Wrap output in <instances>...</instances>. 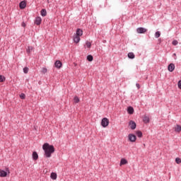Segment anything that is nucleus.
Listing matches in <instances>:
<instances>
[{"instance_id":"obj_11","label":"nucleus","mask_w":181,"mask_h":181,"mask_svg":"<svg viewBox=\"0 0 181 181\" xmlns=\"http://www.w3.org/2000/svg\"><path fill=\"white\" fill-rule=\"evenodd\" d=\"M127 112L130 115H132V114H134V107L132 106H129L127 107Z\"/></svg>"},{"instance_id":"obj_3","label":"nucleus","mask_w":181,"mask_h":181,"mask_svg":"<svg viewBox=\"0 0 181 181\" xmlns=\"http://www.w3.org/2000/svg\"><path fill=\"white\" fill-rule=\"evenodd\" d=\"M128 139H129V142H136V136H135V134H129L128 135Z\"/></svg>"},{"instance_id":"obj_10","label":"nucleus","mask_w":181,"mask_h":181,"mask_svg":"<svg viewBox=\"0 0 181 181\" xmlns=\"http://www.w3.org/2000/svg\"><path fill=\"white\" fill-rule=\"evenodd\" d=\"M168 71H170V73H172V71L175 70V64L173 63L170 64L168 66Z\"/></svg>"},{"instance_id":"obj_17","label":"nucleus","mask_w":181,"mask_h":181,"mask_svg":"<svg viewBox=\"0 0 181 181\" xmlns=\"http://www.w3.org/2000/svg\"><path fill=\"white\" fill-rule=\"evenodd\" d=\"M40 15L41 16H43V17L46 16L47 15V11H46V9L42 8L40 11Z\"/></svg>"},{"instance_id":"obj_29","label":"nucleus","mask_w":181,"mask_h":181,"mask_svg":"<svg viewBox=\"0 0 181 181\" xmlns=\"http://www.w3.org/2000/svg\"><path fill=\"white\" fill-rule=\"evenodd\" d=\"M175 163H177V165L181 163V159L180 158H175Z\"/></svg>"},{"instance_id":"obj_26","label":"nucleus","mask_w":181,"mask_h":181,"mask_svg":"<svg viewBox=\"0 0 181 181\" xmlns=\"http://www.w3.org/2000/svg\"><path fill=\"white\" fill-rule=\"evenodd\" d=\"M33 47H28L26 52L27 53L29 54V53H30V52H32Z\"/></svg>"},{"instance_id":"obj_8","label":"nucleus","mask_w":181,"mask_h":181,"mask_svg":"<svg viewBox=\"0 0 181 181\" xmlns=\"http://www.w3.org/2000/svg\"><path fill=\"white\" fill-rule=\"evenodd\" d=\"M42 23V18L36 17L35 20V24L39 26Z\"/></svg>"},{"instance_id":"obj_1","label":"nucleus","mask_w":181,"mask_h":181,"mask_svg":"<svg viewBox=\"0 0 181 181\" xmlns=\"http://www.w3.org/2000/svg\"><path fill=\"white\" fill-rule=\"evenodd\" d=\"M42 149L45 151L44 156L45 158H52V153L54 152V146L53 145L45 143L42 145Z\"/></svg>"},{"instance_id":"obj_34","label":"nucleus","mask_w":181,"mask_h":181,"mask_svg":"<svg viewBox=\"0 0 181 181\" xmlns=\"http://www.w3.org/2000/svg\"><path fill=\"white\" fill-rule=\"evenodd\" d=\"M136 87L139 90V88H141V85H139V83H136Z\"/></svg>"},{"instance_id":"obj_32","label":"nucleus","mask_w":181,"mask_h":181,"mask_svg":"<svg viewBox=\"0 0 181 181\" xmlns=\"http://www.w3.org/2000/svg\"><path fill=\"white\" fill-rule=\"evenodd\" d=\"M42 73H43V74H46V73H47V69L42 68Z\"/></svg>"},{"instance_id":"obj_21","label":"nucleus","mask_w":181,"mask_h":181,"mask_svg":"<svg viewBox=\"0 0 181 181\" xmlns=\"http://www.w3.org/2000/svg\"><path fill=\"white\" fill-rule=\"evenodd\" d=\"M181 131V126L177 124V127L175 128V132H180Z\"/></svg>"},{"instance_id":"obj_19","label":"nucleus","mask_w":181,"mask_h":181,"mask_svg":"<svg viewBox=\"0 0 181 181\" xmlns=\"http://www.w3.org/2000/svg\"><path fill=\"white\" fill-rule=\"evenodd\" d=\"M127 56L129 59H135V54L134 52H129Z\"/></svg>"},{"instance_id":"obj_27","label":"nucleus","mask_w":181,"mask_h":181,"mask_svg":"<svg viewBox=\"0 0 181 181\" xmlns=\"http://www.w3.org/2000/svg\"><path fill=\"white\" fill-rule=\"evenodd\" d=\"M20 98H21V100H25V99L26 98V95H25V93H21V94L20 95Z\"/></svg>"},{"instance_id":"obj_13","label":"nucleus","mask_w":181,"mask_h":181,"mask_svg":"<svg viewBox=\"0 0 181 181\" xmlns=\"http://www.w3.org/2000/svg\"><path fill=\"white\" fill-rule=\"evenodd\" d=\"M76 36H78L79 37H80V36H83V30H81L80 28H77Z\"/></svg>"},{"instance_id":"obj_28","label":"nucleus","mask_w":181,"mask_h":181,"mask_svg":"<svg viewBox=\"0 0 181 181\" xmlns=\"http://www.w3.org/2000/svg\"><path fill=\"white\" fill-rule=\"evenodd\" d=\"M5 81V77L2 75H0V83H4Z\"/></svg>"},{"instance_id":"obj_22","label":"nucleus","mask_w":181,"mask_h":181,"mask_svg":"<svg viewBox=\"0 0 181 181\" xmlns=\"http://www.w3.org/2000/svg\"><path fill=\"white\" fill-rule=\"evenodd\" d=\"M74 101L76 104L80 103V98H78V97L77 96H75L74 98Z\"/></svg>"},{"instance_id":"obj_18","label":"nucleus","mask_w":181,"mask_h":181,"mask_svg":"<svg viewBox=\"0 0 181 181\" xmlns=\"http://www.w3.org/2000/svg\"><path fill=\"white\" fill-rule=\"evenodd\" d=\"M73 40L75 43H78L80 42V37L75 35L74 36Z\"/></svg>"},{"instance_id":"obj_33","label":"nucleus","mask_w":181,"mask_h":181,"mask_svg":"<svg viewBox=\"0 0 181 181\" xmlns=\"http://www.w3.org/2000/svg\"><path fill=\"white\" fill-rule=\"evenodd\" d=\"M178 88H180V90H181V81H178Z\"/></svg>"},{"instance_id":"obj_2","label":"nucleus","mask_w":181,"mask_h":181,"mask_svg":"<svg viewBox=\"0 0 181 181\" xmlns=\"http://www.w3.org/2000/svg\"><path fill=\"white\" fill-rule=\"evenodd\" d=\"M109 124H110V120L108 119V118L105 117L102 119L101 125L103 128H107V126L109 125Z\"/></svg>"},{"instance_id":"obj_31","label":"nucleus","mask_w":181,"mask_h":181,"mask_svg":"<svg viewBox=\"0 0 181 181\" xmlns=\"http://www.w3.org/2000/svg\"><path fill=\"white\" fill-rule=\"evenodd\" d=\"M86 47H87L88 49H90V47H91V42H88V41H87V42H86Z\"/></svg>"},{"instance_id":"obj_16","label":"nucleus","mask_w":181,"mask_h":181,"mask_svg":"<svg viewBox=\"0 0 181 181\" xmlns=\"http://www.w3.org/2000/svg\"><path fill=\"white\" fill-rule=\"evenodd\" d=\"M50 177L52 179V180H56L57 179V174L56 173H52Z\"/></svg>"},{"instance_id":"obj_7","label":"nucleus","mask_w":181,"mask_h":181,"mask_svg":"<svg viewBox=\"0 0 181 181\" xmlns=\"http://www.w3.org/2000/svg\"><path fill=\"white\" fill-rule=\"evenodd\" d=\"M20 9H25L26 8V1H22L19 4Z\"/></svg>"},{"instance_id":"obj_25","label":"nucleus","mask_w":181,"mask_h":181,"mask_svg":"<svg viewBox=\"0 0 181 181\" xmlns=\"http://www.w3.org/2000/svg\"><path fill=\"white\" fill-rule=\"evenodd\" d=\"M29 72V68H28L27 66L23 68V73L25 74H28V73Z\"/></svg>"},{"instance_id":"obj_30","label":"nucleus","mask_w":181,"mask_h":181,"mask_svg":"<svg viewBox=\"0 0 181 181\" xmlns=\"http://www.w3.org/2000/svg\"><path fill=\"white\" fill-rule=\"evenodd\" d=\"M179 43V42H177V40H174L172 42V45H173V46H177V44Z\"/></svg>"},{"instance_id":"obj_9","label":"nucleus","mask_w":181,"mask_h":181,"mask_svg":"<svg viewBox=\"0 0 181 181\" xmlns=\"http://www.w3.org/2000/svg\"><path fill=\"white\" fill-rule=\"evenodd\" d=\"M8 173L4 170H0V177H6Z\"/></svg>"},{"instance_id":"obj_35","label":"nucleus","mask_w":181,"mask_h":181,"mask_svg":"<svg viewBox=\"0 0 181 181\" xmlns=\"http://www.w3.org/2000/svg\"><path fill=\"white\" fill-rule=\"evenodd\" d=\"M21 26H23V28H25L26 27V23H25V22H23L21 24Z\"/></svg>"},{"instance_id":"obj_24","label":"nucleus","mask_w":181,"mask_h":181,"mask_svg":"<svg viewBox=\"0 0 181 181\" xmlns=\"http://www.w3.org/2000/svg\"><path fill=\"white\" fill-rule=\"evenodd\" d=\"M136 135H137V136H138V138H142V132H141V131H137L136 132Z\"/></svg>"},{"instance_id":"obj_23","label":"nucleus","mask_w":181,"mask_h":181,"mask_svg":"<svg viewBox=\"0 0 181 181\" xmlns=\"http://www.w3.org/2000/svg\"><path fill=\"white\" fill-rule=\"evenodd\" d=\"M155 37H156V39L160 37V32H159V31L156 32V33H155Z\"/></svg>"},{"instance_id":"obj_15","label":"nucleus","mask_w":181,"mask_h":181,"mask_svg":"<svg viewBox=\"0 0 181 181\" xmlns=\"http://www.w3.org/2000/svg\"><path fill=\"white\" fill-rule=\"evenodd\" d=\"M128 163V160L125 158H122L120 160L119 166H122V165H127Z\"/></svg>"},{"instance_id":"obj_36","label":"nucleus","mask_w":181,"mask_h":181,"mask_svg":"<svg viewBox=\"0 0 181 181\" xmlns=\"http://www.w3.org/2000/svg\"><path fill=\"white\" fill-rule=\"evenodd\" d=\"M173 55H174V56H176V54H175V53H174V54H173Z\"/></svg>"},{"instance_id":"obj_12","label":"nucleus","mask_w":181,"mask_h":181,"mask_svg":"<svg viewBox=\"0 0 181 181\" xmlns=\"http://www.w3.org/2000/svg\"><path fill=\"white\" fill-rule=\"evenodd\" d=\"M33 160H37V159H39V155L37 154V152L34 151L33 153Z\"/></svg>"},{"instance_id":"obj_20","label":"nucleus","mask_w":181,"mask_h":181,"mask_svg":"<svg viewBox=\"0 0 181 181\" xmlns=\"http://www.w3.org/2000/svg\"><path fill=\"white\" fill-rule=\"evenodd\" d=\"M86 59L88 62H93L94 60V57L91 54L88 55Z\"/></svg>"},{"instance_id":"obj_14","label":"nucleus","mask_w":181,"mask_h":181,"mask_svg":"<svg viewBox=\"0 0 181 181\" xmlns=\"http://www.w3.org/2000/svg\"><path fill=\"white\" fill-rule=\"evenodd\" d=\"M143 122H144V124H149V122H150L149 117H148V116H144V117H143Z\"/></svg>"},{"instance_id":"obj_4","label":"nucleus","mask_w":181,"mask_h":181,"mask_svg":"<svg viewBox=\"0 0 181 181\" xmlns=\"http://www.w3.org/2000/svg\"><path fill=\"white\" fill-rule=\"evenodd\" d=\"M136 32L139 34L146 33V32H148V29L145 28L139 27L136 28Z\"/></svg>"},{"instance_id":"obj_5","label":"nucleus","mask_w":181,"mask_h":181,"mask_svg":"<svg viewBox=\"0 0 181 181\" xmlns=\"http://www.w3.org/2000/svg\"><path fill=\"white\" fill-rule=\"evenodd\" d=\"M129 125L130 127V128L134 130L136 129V123H135L134 121L131 120L129 122Z\"/></svg>"},{"instance_id":"obj_6","label":"nucleus","mask_w":181,"mask_h":181,"mask_svg":"<svg viewBox=\"0 0 181 181\" xmlns=\"http://www.w3.org/2000/svg\"><path fill=\"white\" fill-rule=\"evenodd\" d=\"M54 66L57 69H62V66H63V64L59 60H57L54 63Z\"/></svg>"}]
</instances>
